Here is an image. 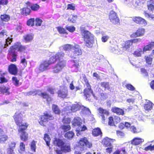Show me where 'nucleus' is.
I'll return each instance as SVG.
<instances>
[{
    "label": "nucleus",
    "mask_w": 154,
    "mask_h": 154,
    "mask_svg": "<svg viewBox=\"0 0 154 154\" xmlns=\"http://www.w3.org/2000/svg\"><path fill=\"white\" fill-rule=\"evenodd\" d=\"M81 33L86 45L88 48L91 47L95 39L94 35L88 31L84 30L82 27L81 28Z\"/></svg>",
    "instance_id": "obj_1"
},
{
    "label": "nucleus",
    "mask_w": 154,
    "mask_h": 154,
    "mask_svg": "<svg viewBox=\"0 0 154 154\" xmlns=\"http://www.w3.org/2000/svg\"><path fill=\"white\" fill-rule=\"evenodd\" d=\"M62 47L65 51H68L71 50H73L70 56L72 58H75L82 54L79 46L77 44H75L74 45L67 44L62 46Z\"/></svg>",
    "instance_id": "obj_2"
},
{
    "label": "nucleus",
    "mask_w": 154,
    "mask_h": 154,
    "mask_svg": "<svg viewBox=\"0 0 154 154\" xmlns=\"http://www.w3.org/2000/svg\"><path fill=\"white\" fill-rule=\"evenodd\" d=\"M80 109L84 111H86L88 114L90 112L88 109L85 108L83 106H81L80 103L76 102L73 104L72 106H66L64 110L66 112V113H68L71 112H76Z\"/></svg>",
    "instance_id": "obj_3"
},
{
    "label": "nucleus",
    "mask_w": 154,
    "mask_h": 154,
    "mask_svg": "<svg viewBox=\"0 0 154 154\" xmlns=\"http://www.w3.org/2000/svg\"><path fill=\"white\" fill-rule=\"evenodd\" d=\"M54 144L61 149L64 152H69L70 150V147L69 146H66L63 141L59 139H56L54 141Z\"/></svg>",
    "instance_id": "obj_4"
},
{
    "label": "nucleus",
    "mask_w": 154,
    "mask_h": 154,
    "mask_svg": "<svg viewBox=\"0 0 154 154\" xmlns=\"http://www.w3.org/2000/svg\"><path fill=\"white\" fill-rule=\"evenodd\" d=\"M78 144L79 147L84 150L87 148H91L92 146L91 143L89 142L85 137L81 138Z\"/></svg>",
    "instance_id": "obj_5"
},
{
    "label": "nucleus",
    "mask_w": 154,
    "mask_h": 154,
    "mask_svg": "<svg viewBox=\"0 0 154 154\" xmlns=\"http://www.w3.org/2000/svg\"><path fill=\"white\" fill-rule=\"evenodd\" d=\"M25 48V47L22 46L20 43L16 42L14 45L11 46L9 49L10 52H16L17 51L22 52L23 51Z\"/></svg>",
    "instance_id": "obj_6"
},
{
    "label": "nucleus",
    "mask_w": 154,
    "mask_h": 154,
    "mask_svg": "<svg viewBox=\"0 0 154 154\" xmlns=\"http://www.w3.org/2000/svg\"><path fill=\"white\" fill-rule=\"evenodd\" d=\"M66 63V62L64 60L58 62L53 68V72L54 73H58L60 72L65 66Z\"/></svg>",
    "instance_id": "obj_7"
},
{
    "label": "nucleus",
    "mask_w": 154,
    "mask_h": 154,
    "mask_svg": "<svg viewBox=\"0 0 154 154\" xmlns=\"http://www.w3.org/2000/svg\"><path fill=\"white\" fill-rule=\"evenodd\" d=\"M109 19L110 22L114 24H118L119 23V19L117 15L113 11H111L109 14Z\"/></svg>",
    "instance_id": "obj_8"
},
{
    "label": "nucleus",
    "mask_w": 154,
    "mask_h": 154,
    "mask_svg": "<svg viewBox=\"0 0 154 154\" xmlns=\"http://www.w3.org/2000/svg\"><path fill=\"white\" fill-rule=\"evenodd\" d=\"M20 110H17L15 113L13 117L17 124H19L22 122L23 113Z\"/></svg>",
    "instance_id": "obj_9"
},
{
    "label": "nucleus",
    "mask_w": 154,
    "mask_h": 154,
    "mask_svg": "<svg viewBox=\"0 0 154 154\" xmlns=\"http://www.w3.org/2000/svg\"><path fill=\"white\" fill-rule=\"evenodd\" d=\"M58 96L62 98H65L68 95L67 88L66 87H62L58 92Z\"/></svg>",
    "instance_id": "obj_10"
},
{
    "label": "nucleus",
    "mask_w": 154,
    "mask_h": 154,
    "mask_svg": "<svg viewBox=\"0 0 154 154\" xmlns=\"http://www.w3.org/2000/svg\"><path fill=\"white\" fill-rule=\"evenodd\" d=\"M87 88H86L84 90V94L85 96L87 98L88 97H89L90 96L92 95L93 97L96 100L98 99L97 97L95 96V95L94 94L92 90L91 89L90 85L89 87H87Z\"/></svg>",
    "instance_id": "obj_11"
},
{
    "label": "nucleus",
    "mask_w": 154,
    "mask_h": 154,
    "mask_svg": "<svg viewBox=\"0 0 154 154\" xmlns=\"http://www.w3.org/2000/svg\"><path fill=\"white\" fill-rule=\"evenodd\" d=\"M98 110L99 115L102 117L103 120L104 121L105 120L106 117H107L109 114L108 111L101 108H99Z\"/></svg>",
    "instance_id": "obj_12"
},
{
    "label": "nucleus",
    "mask_w": 154,
    "mask_h": 154,
    "mask_svg": "<svg viewBox=\"0 0 154 154\" xmlns=\"http://www.w3.org/2000/svg\"><path fill=\"white\" fill-rule=\"evenodd\" d=\"M17 125L19 126L18 132H25L24 131L27 129L28 126V125L26 123L23 122V121Z\"/></svg>",
    "instance_id": "obj_13"
},
{
    "label": "nucleus",
    "mask_w": 154,
    "mask_h": 154,
    "mask_svg": "<svg viewBox=\"0 0 154 154\" xmlns=\"http://www.w3.org/2000/svg\"><path fill=\"white\" fill-rule=\"evenodd\" d=\"M53 119L54 117L51 115L47 113H44V115L41 117V119L43 121L45 122L49 120H52Z\"/></svg>",
    "instance_id": "obj_14"
},
{
    "label": "nucleus",
    "mask_w": 154,
    "mask_h": 154,
    "mask_svg": "<svg viewBox=\"0 0 154 154\" xmlns=\"http://www.w3.org/2000/svg\"><path fill=\"white\" fill-rule=\"evenodd\" d=\"M49 65L47 60L43 61L39 66V69L40 71L43 72L47 69Z\"/></svg>",
    "instance_id": "obj_15"
},
{
    "label": "nucleus",
    "mask_w": 154,
    "mask_h": 154,
    "mask_svg": "<svg viewBox=\"0 0 154 154\" xmlns=\"http://www.w3.org/2000/svg\"><path fill=\"white\" fill-rule=\"evenodd\" d=\"M73 63L72 65V68H74L75 71L77 72L81 66V63L78 59L73 60Z\"/></svg>",
    "instance_id": "obj_16"
},
{
    "label": "nucleus",
    "mask_w": 154,
    "mask_h": 154,
    "mask_svg": "<svg viewBox=\"0 0 154 154\" xmlns=\"http://www.w3.org/2000/svg\"><path fill=\"white\" fill-rule=\"evenodd\" d=\"M11 42V39L10 38H7L6 39L5 43L2 44L0 43V53L2 52V49L4 48H6L8 44H10Z\"/></svg>",
    "instance_id": "obj_17"
},
{
    "label": "nucleus",
    "mask_w": 154,
    "mask_h": 154,
    "mask_svg": "<svg viewBox=\"0 0 154 154\" xmlns=\"http://www.w3.org/2000/svg\"><path fill=\"white\" fill-rule=\"evenodd\" d=\"M18 134L22 140L25 141L28 140V134L26 132H18Z\"/></svg>",
    "instance_id": "obj_18"
},
{
    "label": "nucleus",
    "mask_w": 154,
    "mask_h": 154,
    "mask_svg": "<svg viewBox=\"0 0 154 154\" xmlns=\"http://www.w3.org/2000/svg\"><path fill=\"white\" fill-rule=\"evenodd\" d=\"M145 32V29L143 28H139L135 32V36H142L144 35Z\"/></svg>",
    "instance_id": "obj_19"
},
{
    "label": "nucleus",
    "mask_w": 154,
    "mask_h": 154,
    "mask_svg": "<svg viewBox=\"0 0 154 154\" xmlns=\"http://www.w3.org/2000/svg\"><path fill=\"white\" fill-rule=\"evenodd\" d=\"M112 111L113 112L118 115H123L124 113V112L123 109L116 107H113L112 109Z\"/></svg>",
    "instance_id": "obj_20"
},
{
    "label": "nucleus",
    "mask_w": 154,
    "mask_h": 154,
    "mask_svg": "<svg viewBox=\"0 0 154 154\" xmlns=\"http://www.w3.org/2000/svg\"><path fill=\"white\" fill-rule=\"evenodd\" d=\"M8 69L9 72L12 74L15 75L17 73V67L14 64H12L9 66Z\"/></svg>",
    "instance_id": "obj_21"
},
{
    "label": "nucleus",
    "mask_w": 154,
    "mask_h": 154,
    "mask_svg": "<svg viewBox=\"0 0 154 154\" xmlns=\"http://www.w3.org/2000/svg\"><path fill=\"white\" fill-rule=\"evenodd\" d=\"M135 23L144 26L147 24L146 20L140 17H135Z\"/></svg>",
    "instance_id": "obj_22"
},
{
    "label": "nucleus",
    "mask_w": 154,
    "mask_h": 154,
    "mask_svg": "<svg viewBox=\"0 0 154 154\" xmlns=\"http://www.w3.org/2000/svg\"><path fill=\"white\" fill-rule=\"evenodd\" d=\"M81 119L78 117H75L72 122V125L74 126H79L82 124Z\"/></svg>",
    "instance_id": "obj_23"
},
{
    "label": "nucleus",
    "mask_w": 154,
    "mask_h": 154,
    "mask_svg": "<svg viewBox=\"0 0 154 154\" xmlns=\"http://www.w3.org/2000/svg\"><path fill=\"white\" fill-rule=\"evenodd\" d=\"M154 48V42L150 43L148 45L145 46L143 48V52L151 50Z\"/></svg>",
    "instance_id": "obj_24"
},
{
    "label": "nucleus",
    "mask_w": 154,
    "mask_h": 154,
    "mask_svg": "<svg viewBox=\"0 0 154 154\" xmlns=\"http://www.w3.org/2000/svg\"><path fill=\"white\" fill-rule=\"evenodd\" d=\"M152 103L149 101H148L144 106V108L146 111L151 110L152 108Z\"/></svg>",
    "instance_id": "obj_25"
},
{
    "label": "nucleus",
    "mask_w": 154,
    "mask_h": 154,
    "mask_svg": "<svg viewBox=\"0 0 154 154\" xmlns=\"http://www.w3.org/2000/svg\"><path fill=\"white\" fill-rule=\"evenodd\" d=\"M112 140L111 139L108 138H106L104 139L103 141L104 144L107 147H111L112 142Z\"/></svg>",
    "instance_id": "obj_26"
},
{
    "label": "nucleus",
    "mask_w": 154,
    "mask_h": 154,
    "mask_svg": "<svg viewBox=\"0 0 154 154\" xmlns=\"http://www.w3.org/2000/svg\"><path fill=\"white\" fill-rule=\"evenodd\" d=\"M38 95L43 97L44 99H46L48 102L49 103L51 101V98L46 93H41L40 94L39 93Z\"/></svg>",
    "instance_id": "obj_27"
},
{
    "label": "nucleus",
    "mask_w": 154,
    "mask_h": 154,
    "mask_svg": "<svg viewBox=\"0 0 154 154\" xmlns=\"http://www.w3.org/2000/svg\"><path fill=\"white\" fill-rule=\"evenodd\" d=\"M134 41V39L128 40L126 41L125 43V46L123 48L124 49L126 50L127 49L130 48V47L132 45Z\"/></svg>",
    "instance_id": "obj_28"
},
{
    "label": "nucleus",
    "mask_w": 154,
    "mask_h": 154,
    "mask_svg": "<svg viewBox=\"0 0 154 154\" xmlns=\"http://www.w3.org/2000/svg\"><path fill=\"white\" fill-rule=\"evenodd\" d=\"M24 39L26 42L32 41L33 38V35L32 34H27L24 36Z\"/></svg>",
    "instance_id": "obj_29"
},
{
    "label": "nucleus",
    "mask_w": 154,
    "mask_h": 154,
    "mask_svg": "<svg viewBox=\"0 0 154 154\" xmlns=\"http://www.w3.org/2000/svg\"><path fill=\"white\" fill-rule=\"evenodd\" d=\"M93 135L95 136H97L102 134L100 129L99 128H96L92 131Z\"/></svg>",
    "instance_id": "obj_30"
},
{
    "label": "nucleus",
    "mask_w": 154,
    "mask_h": 154,
    "mask_svg": "<svg viewBox=\"0 0 154 154\" xmlns=\"http://www.w3.org/2000/svg\"><path fill=\"white\" fill-rule=\"evenodd\" d=\"M25 145L23 142L20 143L19 149L18 150L19 152L21 153H22L25 150Z\"/></svg>",
    "instance_id": "obj_31"
},
{
    "label": "nucleus",
    "mask_w": 154,
    "mask_h": 154,
    "mask_svg": "<svg viewBox=\"0 0 154 154\" xmlns=\"http://www.w3.org/2000/svg\"><path fill=\"white\" fill-rule=\"evenodd\" d=\"M1 18L2 21L7 22L10 20V17L9 15L5 14L1 15Z\"/></svg>",
    "instance_id": "obj_32"
},
{
    "label": "nucleus",
    "mask_w": 154,
    "mask_h": 154,
    "mask_svg": "<svg viewBox=\"0 0 154 154\" xmlns=\"http://www.w3.org/2000/svg\"><path fill=\"white\" fill-rule=\"evenodd\" d=\"M65 55L64 53L63 52H58L55 55L58 60H60L62 59Z\"/></svg>",
    "instance_id": "obj_33"
},
{
    "label": "nucleus",
    "mask_w": 154,
    "mask_h": 154,
    "mask_svg": "<svg viewBox=\"0 0 154 154\" xmlns=\"http://www.w3.org/2000/svg\"><path fill=\"white\" fill-rule=\"evenodd\" d=\"M57 60H58L56 56L55 55L51 57L49 59V60L48 61V64L49 65L52 63L55 62Z\"/></svg>",
    "instance_id": "obj_34"
},
{
    "label": "nucleus",
    "mask_w": 154,
    "mask_h": 154,
    "mask_svg": "<svg viewBox=\"0 0 154 154\" xmlns=\"http://www.w3.org/2000/svg\"><path fill=\"white\" fill-rule=\"evenodd\" d=\"M52 109L55 114H59L60 113V111L57 106L55 105H53Z\"/></svg>",
    "instance_id": "obj_35"
},
{
    "label": "nucleus",
    "mask_w": 154,
    "mask_h": 154,
    "mask_svg": "<svg viewBox=\"0 0 154 154\" xmlns=\"http://www.w3.org/2000/svg\"><path fill=\"white\" fill-rule=\"evenodd\" d=\"M44 139L47 145L49 146L51 139L49 136L47 134H45Z\"/></svg>",
    "instance_id": "obj_36"
},
{
    "label": "nucleus",
    "mask_w": 154,
    "mask_h": 154,
    "mask_svg": "<svg viewBox=\"0 0 154 154\" xmlns=\"http://www.w3.org/2000/svg\"><path fill=\"white\" fill-rule=\"evenodd\" d=\"M40 91L38 90H34L26 93V95L27 96L34 95L37 94H39V93H40Z\"/></svg>",
    "instance_id": "obj_37"
},
{
    "label": "nucleus",
    "mask_w": 154,
    "mask_h": 154,
    "mask_svg": "<svg viewBox=\"0 0 154 154\" xmlns=\"http://www.w3.org/2000/svg\"><path fill=\"white\" fill-rule=\"evenodd\" d=\"M74 135V133L72 131H69L66 133L65 135V137L66 138H67L68 139L72 138Z\"/></svg>",
    "instance_id": "obj_38"
},
{
    "label": "nucleus",
    "mask_w": 154,
    "mask_h": 154,
    "mask_svg": "<svg viewBox=\"0 0 154 154\" xmlns=\"http://www.w3.org/2000/svg\"><path fill=\"white\" fill-rule=\"evenodd\" d=\"M31 10L29 8H23L22 9V12L23 14L26 15H28L30 13Z\"/></svg>",
    "instance_id": "obj_39"
},
{
    "label": "nucleus",
    "mask_w": 154,
    "mask_h": 154,
    "mask_svg": "<svg viewBox=\"0 0 154 154\" xmlns=\"http://www.w3.org/2000/svg\"><path fill=\"white\" fill-rule=\"evenodd\" d=\"M145 58L146 59V63L148 64H151L152 63V57L150 55L145 56Z\"/></svg>",
    "instance_id": "obj_40"
},
{
    "label": "nucleus",
    "mask_w": 154,
    "mask_h": 154,
    "mask_svg": "<svg viewBox=\"0 0 154 154\" xmlns=\"http://www.w3.org/2000/svg\"><path fill=\"white\" fill-rule=\"evenodd\" d=\"M9 54L12 56V58L11 60V61L12 62L16 61L17 55L15 54V52H10L9 51Z\"/></svg>",
    "instance_id": "obj_41"
},
{
    "label": "nucleus",
    "mask_w": 154,
    "mask_h": 154,
    "mask_svg": "<svg viewBox=\"0 0 154 154\" xmlns=\"http://www.w3.org/2000/svg\"><path fill=\"white\" fill-rule=\"evenodd\" d=\"M36 143V142L34 140H33L31 144L30 147L31 149L34 152H35Z\"/></svg>",
    "instance_id": "obj_42"
},
{
    "label": "nucleus",
    "mask_w": 154,
    "mask_h": 154,
    "mask_svg": "<svg viewBox=\"0 0 154 154\" xmlns=\"http://www.w3.org/2000/svg\"><path fill=\"white\" fill-rule=\"evenodd\" d=\"M61 128L64 132H65L70 130V127L69 125H63L61 126Z\"/></svg>",
    "instance_id": "obj_43"
},
{
    "label": "nucleus",
    "mask_w": 154,
    "mask_h": 154,
    "mask_svg": "<svg viewBox=\"0 0 154 154\" xmlns=\"http://www.w3.org/2000/svg\"><path fill=\"white\" fill-rule=\"evenodd\" d=\"M143 50L142 51L141 49H137L136 51H135V56L138 57L140 56L141 55L144 53Z\"/></svg>",
    "instance_id": "obj_44"
},
{
    "label": "nucleus",
    "mask_w": 154,
    "mask_h": 154,
    "mask_svg": "<svg viewBox=\"0 0 154 154\" xmlns=\"http://www.w3.org/2000/svg\"><path fill=\"white\" fill-rule=\"evenodd\" d=\"M35 20L34 18H31L27 22V25L29 26H32L34 24Z\"/></svg>",
    "instance_id": "obj_45"
},
{
    "label": "nucleus",
    "mask_w": 154,
    "mask_h": 154,
    "mask_svg": "<svg viewBox=\"0 0 154 154\" xmlns=\"http://www.w3.org/2000/svg\"><path fill=\"white\" fill-rule=\"evenodd\" d=\"M86 129V127L85 126H83L82 128H81V130H77V135L79 136V135L82 134V131H85Z\"/></svg>",
    "instance_id": "obj_46"
},
{
    "label": "nucleus",
    "mask_w": 154,
    "mask_h": 154,
    "mask_svg": "<svg viewBox=\"0 0 154 154\" xmlns=\"http://www.w3.org/2000/svg\"><path fill=\"white\" fill-rule=\"evenodd\" d=\"M9 88L5 87H2L1 88V92L3 93H6V94H9V92L8 91Z\"/></svg>",
    "instance_id": "obj_47"
},
{
    "label": "nucleus",
    "mask_w": 154,
    "mask_h": 154,
    "mask_svg": "<svg viewBox=\"0 0 154 154\" xmlns=\"http://www.w3.org/2000/svg\"><path fill=\"white\" fill-rule=\"evenodd\" d=\"M7 32L5 30H3L0 32V37L6 38L7 35Z\"/></svg>",
    "instance_id": "obj_48"
},
{
    "label": "nucleus",
    "mask_w": 154,
    "mask_h": 154,
    "mask_svg": "<svg viewBox=\"0 0 154 154\" xmlns=\"http://www.w3.org/2000/svg\"><path fill=\"white\" fill-rule=\"evenodd\" d=\"M109 38V37L108 35L102 34L101 40L102 42H105L107 41Z\"/></svg>",
    "instance_id": "obj_49"
},
{
    "label": "nucleus",
    "mask_w": 154,
    "mask_h": 154,
    "mask_svg": "<svg viewBox=\"0 0 154 154\" xmlns=\"http://www.w3.org/2000/svg\"><path fill=\"white\" fill-rule=\"evenodd\" d=\"M101 85L102 87L106 89H107L108 90L109 89V84L108 83L102 82L100 84Z\"/></svg>",
    "instance_id": "obj_50"
},
{
    "label": "nucleus",
    "mask_w": 154,
    "mask_h": 154,
    "mask_svg": "<svg viewBox=\"0 0 154 154\" xmlns=\"http://www.w3.org/2000/svg\"><path fill=\"white\" fill-rule=\"evenodd\" d=\"M35 25L36 26H41L42 21L41 19L37 18L35 19Z\"/></svg>",
    "instance_id": "obj_51"
},
{
    "label": "nucleus",
    "mask_w": 154,
    "mask_h": 154,
    "mask_svg": "<svg viewBox=\"0 0 154 154\" xmlns=\"http://www.w3.org/2000/svg\"><path fill=\"white\" fill-rule=\"evenodd\" d=\"M29 7L32 10L36 11L37 10L39 9V6L37 4H35V5H32L31 7Z\"/></svg>",
    "instance_id": "obj_52"
},
{
    "label": "nucleus",
    "mask_w": 154,
    "mask_h": 154,
    "mask_svg": "<svg viewBox=\"0 0 154 154\" xmlns=\"http://www.w3.org/2000/svg\"><path fill=\"white\" fill-rule=\"evenodd\" d=\"M144 141V140L135 137V145H139Z\"/></svg>",
    "instance_id": "obj_53"
},
{
    "label": "nucleus",
    "mask_w": 154,
    "mask_h": 154,
    "mask_svg": "<svg viewBox=\"0 0 154 154\" xmlns=\"http://www.w3.org/2000/svg\"><path fill=\"white\" fill-rule=\"evenodd\" d=\"M77 18V15H72V18H69L68 19V21L72 22V23H74L76 21V19Z\"/></svg>",
    "instance_id": "obj_54"
},
{
    "label": "nucleus",
    "mask_w": 154,
    "mask_h": 154,
    "mask_svg": "<svg viewBox=\"0 0 154 154\" xmlns=\"http://www.w3.org/2000/svg\"><path fill=\"white\" fill-rule=\"evenodd\" d=\"M66 29L70 32H72L75 30V28L73 26H66Z\"/></svg>",
    "instance_id": "obj_55"
},
{
    "label": "nucleus",
    "mask_w": 154,
    "mask_h": 154,
    "mask_svg": "<svg viewBox=\"0 0 154 154\" xmlns=\"http://www.w3.org/2000/svg\"><path fill=\"white\" fill-rule=\"evenodd\" d=\"M75 9V5L74 4H69L67 5V9H70L74 11Z\"/></svg>",
    "instance_id": "obj_56"
},
{
    "label": "nucleus",
    "mask_w": 154,
    "mask_h": 154,
    "mask_svg": "<svg viewBox=\"0 0 154 154\" xmlns=\"http://www.w3.org/2000/svg\"><path fill=\"white\" fill-rule=\"evenodd\" d=\"M13 82L14 84L16 86H18L19 83V81L16 77H13L12 78Z\"/></svg>",
    "instance_id": "obj_57"
},
{
    "label": "nucleus",
    "mask_w": 154,
    "mask_h": 154,
    "mask_svg": "<svg viewBox=\"0 0 154 154\" xmlns=\"http://www.w3.org/2000/svg\"><path fill=\"white\" fill-rule=\"evenodd\" d=\"M109 125L111 126L113 125L114 123V118L112 117H109Z\"/></svg>",
    "instance_id": "obj_58"
},
{
    "label": "nucleus",
    "mask_w": 154,
    "mask_h": 154,
    "mask_svg": "<svg viewBox=\"0 0 154 154\" xmlns=\"http://www.w3.org/2000/svg\"><path fill=\"white\" fill-rule=\"evenodd\" d=\"M82 77L83 79V80L84 81L86 86L87 87H89V86L90 85L88 83V81L87 80V79L86 78L85 75H83Z\"/></svg>",
    "instance_id": "obj_59"
},
{
    "label": "nucleus",
    "mask_w": 154,
    "mask_h": 154,
    "mask_svg": "<svg viewBox=\"0 0 154 154\" xmlns=\"http://www.w3.org/2000/svg\"><path fill=\"white\" fill-rule=\"evenodd\" d=\"M145 150L146 151H148V150H154V145L152 146L151 144L150 145L146 147L145 148Z\"/></svg>",
    "instance_id": "obj_60"
},
{
    "label": "nucleus",
    "mask_w": 154,
    "mask_h": 154,
    "mask_svg": "<svg viewBox=\"0 0 154 154\" xmlns=\"http://www.w3.org/2000/svg\"><path fill=\"white\" fill-rule=\"evenodd\" d=\"M135 116H136V119H137L139 121L142 120V114L140 112H139L138 113H137Z\"/></svg>",
    "instance_id": "obj_61"
},
{
    "label": "nucleus",
    "mask_w": 154,
    "mask_h": 154,
    "mask_svg": "<svg viewBox=\"0 0 154 154\" xmlns=\"http://www.w3.org/2000/svg\"><path fill=\"white\" fill-rule=\"evenodd\" d=\"M116 47L113 46L111 47L110 49L111 50L112 52L115 54H118V51L117 49H116Z\"/></svg>",
    "instance_id": "obj_62"
},
{
    "label": "nucleus",
    "mask_w": 154,
    "mask_h": 154,
    "mask_svg": "<svg viewBox=\"0 0 154 154\" xmlns=\"http://www.w3.org/2000/svg\"><path fill=\"white\" fill-rule=\"evenodd\" d=\"M71 120L69 118H64L63 120V122L64 124H69L70 123Z\"/></svg>",
    "instance_id": "obj_63"
},
{
    "label": "nucleus",
    "mask_w": 154,
    "mask_h": 154,
    "mask_svg": "<svg viewBox=\"0 0 154 154\" xmlns=\"http://www.w3.org/2000/svg\"><path fill=\"white\" fill-rule=\"evenodd\" d=\"M58 31L60 33H65L66 30L64 28L60 27H59L57 28Z\"/></svg>",
    "instance_id": "obj_64"
}]
</instances>
